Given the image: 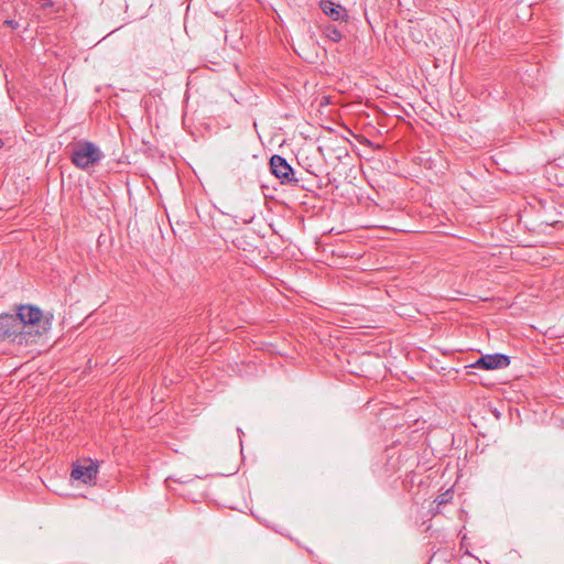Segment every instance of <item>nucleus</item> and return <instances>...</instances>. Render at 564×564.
Wrapping results in <instances>:
<instances>
[{
  "mask_svg": "<svg viewBox=\"0 0 564 564\" xmlns=\"http://www.w3.org/2000/svg\"><path fill=\"white\" fill-rule=\"evenodd\" d=\"M41 7L44 9L51 8V7H53V2H52V0H42Z\"/></svg>",
  "mask_w": 564,
  "mask_h": 564,
  "instance_id": "9d476101",
  "label": "nucleus"
},
{
  "mask_svg": "<svg viewBox=\"0 0 564 564\" xmlns=\"http://www.w3.org/2000/svg\"><path fill=\"white\" fill-rule=\"evenodd\" d=\"M324 33L327 36V39H329L330 41H333L335 43L341 41V39H343L341 32L334 25L325 26Z\"/></svg>",
  "mask_w": 564,
  "mask_h": 564,
  "instance_id": "6e6552de",
  "label": "nucleus"
},
{
  "mask_svg": "<svg viewBox=\"0 0 564 564\" xmlns=\"http://www.w3.org/2000/svg\"><path fill=\"white\" fill-rule=\"evenodd\" d=\"M510 365V358L503 354H490L480 357L469 365L470 368H480L486 370L502 369Z\"/></svg>",
  "mask_w": 564,
  "mask_h": 564,
  "instance_id": "39448f33",
  "label": "nucleus"
},
{
  "mask_svg": "<svg viewBox=\"0 0 564 564\" xmlns=\"http://www.w3.org/2000/svg\"><path fill=\"white\" fill-rule=\"evenodd\" d=\"M319 8L333 21L341 22L348 19L347 10L332 0H321Z\"/></svg>",
  "mask_w": 564,
  "mask_h": 564,
  "instance_id": "0eeeda50",
  "label": "nucleus"
},
{
  "mask_svg": "<svg viewBox=\"0 0 564 564\" xmlns=\"http://www.w3.org/2000/svg\"><path fill=\"white\" fill-rule=\"evenodd\" d=\"M11 339L13 343H28L25 330H20V322L13 315H0V340Z\"/></svg>",
  "mask_w": 564,
  "mask_h": 564,
  "instance_id": "7ed1b4c3",
  "label": "nucleus"
},
{
  "mask_svg": "<svg viewBox=\"0 0 564 564\" xmlns=\"http://www.w3.org/2000/svg\"><path fill=\"white\" fill-rule=\"evenodd\" d=\"M20 322V330H25L26 337L41 336L52 326V317H44L40 308L22 305L14 316Z\"/></svg>",
  "mask_w": 564,
  "mask_h": 564,
  "instance_id": "f257e3e1",
  "label": "nucleus"
},
{
  "mask_svg": "<svg viewBox=\"0 0 564 564\" xmlns=\"http://www.w3.org/2000/svg\"><path fill=\"white\" fill-rule=\"evenodd\" d=\"M449 498H451L449 494H448V492H445L444 495H442L441 497H438V498L436 499V501H437V503H438V505H444V503H447V502H448Z\"/></svg>",
  "mask_w": 564,
  "mask_h": 564,
  "instance_id": "1a4fd4ad",
  "label": "nucleus"
},
{
  "mask_svg": "<svg viewBox=\"0 0 564 564\" xmlns=\"http://www.w3.org/2000/svg\"><path fill=\"white\" fill-rule=\"evenodd\" d=\"M98 473V465L93 460H88L86 464L74 465L70 476L73 479L80 480L84 484L91 482Z\"/></svg>",
  "mask_w": 564,
  "mask_h": 564,
  "instance_id": "423d86ee",
  "label": "nucleus"
},
{
  "mask_svg": "<svg viewBox=\"0 0 564 564\" xmlns=\"http://www.w3.org/2000/svg\"><path fill=\"white\" fill-rule=\"evenodd\" d=\"M104 158L100 149L90 141L78 142L72 152V163L82 170H87L101 161Z\"/></svg>",
  "mask_w": 564,
  "mask_h": 564,
  "instance_id": "f03ea898",
  "label": "nucleus"
},
{
  "mask_svg": "<svg viewBox=\"0 0 564 564\" xmlns=\"http://www.w3.org/2000/svg\"><path fill=\"white\" fill-rule=\"evenodd\" d=\"M270 169L272 174L278 177L282 184L297 183L294 178V172L288 161L281 155H273L270 159Z\"/></svg>",
  "mask_w": 564,
  "mask_h": 564,
  "instance_id": "20e7f679",
  "label": "nucleus"
}]
</instances>
